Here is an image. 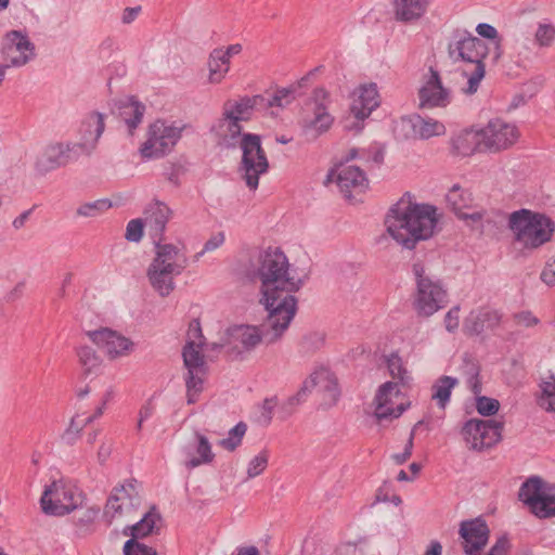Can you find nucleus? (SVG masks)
I'll use <instances>...</instances> for the list:
<instances>
[{"label":"nucleus","instance_id":"338daca9","mask_svg":"<svg viewBox=\"0 0 555 555\" xmlns=\"http://www.w3.org/2000/svg\"><path fill=\"white\" fill-rule=\"evenodd\" d=\"M541 280L548 286H555V256L543 268Z\"/></svg>","mask_w":555,"mask_h":555},{"label":"nucleus","instance_id":"8fccbe9b","mask_svg":"<svg viewBox=\"0 0 555 555\" xmlns=\"http://www.w3.org/2000/svg\"><path fill=\"white\" fill-rule=\"evenodd\" d=\"M476 31L480 37L491 40L489 44L494 49L493 60L496 61L501 55L498 30L490 24L481 23L477 25Z\"/></svg>","mask_w":555,"mask_h":555},{"label":"nucleus","instance_id":"774afa93","mask_svg":"<svg viewBox=\"0 0 555 555\" xmlns=\"http://www.w3.org/2000/svg\"><path fill=\"white\" fill-rule=\"evenodd\" d=\"M511 548L509 540L506 537H501L496 540L494 545L490 548L487 555H507Z\"/></svg>","mask_w":555,"mask_h":555},{"label":"nucleus","instance_id":"b1692460","mask_svg":"<svg viewBox=\"0 0 555 555\" xmlns=\"http://www.w3.org/2000/svg\"><path fill=\"white\" fill-rule=\"evenodd\" d=\"M459 535L465 555H480L490 538V529L485 519L477 517L460 524Z\"/></svg>","mask_w":555,"mask_h":555},{"label":"nucleus","instance_id":"6e6552de","mask_svg":"<svg viewBox=\"0 0 555 555\" xmlns=\"http://www.w3.org/2000/svg\"><path fill=\"white\" fill-rule=\"evenodd\" d=\"M189 125L182 120L156 119L152 122L140 147L144 159H156L168 155L182 138Z\"/></svg>","mask_w":555,"mask_h":555},{"label":"nucleus","instance_id":"603ef678","mask_svg":"<svg viewBox=\"0 0 555 555\" xmlns=\"http://www.w3.org/2000/svg\"><path fill=\"white\" fill-rule=\"evenodd\" d=\"M387 366L393 378L399 379L401 383H405L409 379L408 371L398 353H391L387 358Z\"/></svg>","mask_w":555,"mask_h":555},{"label":"nucleus","instance_id":"0e129e2a","mask_svg":"<svg viewBox=\"0 0 555 555\" xmlns=\"http://www.w3.org/2000/svg\"><path fill=\"white\" fill-rule=\"evenodd\" d=\"M460 325V307L455 306L451 308L444 315V326L450 333L457 330Z\"/></svg>","mask_w":555,"mask_h":555},{"label":"nucleus","instance_id":"393cba45","mask_svg":"<svg viewBox=\"0 0 555 555\" xmlns=\"http://www.w3.org/2000/svg\"><path fill=\"white\" fill-rule=\"evenodd\" d=\"M317 388L323 398V404L332 406L335 404L340 396L337 377L328 369L320 367L315 370L305 382L297 393L298 397L306 395Z\"/></svg>","mask_w":555,"mask_h":555},{"label":"nucleus","instance_id":"c756f323","mask_svg":"<svg viewBox=\"0 0 555 555\" xmlns=\"http://www.w3.org/2000/svg\"><path fill=\"white\" fill-rule=\"evenodd\" d=\"M183 453L185 456L184 465L189 469L209 464L215 459L208 438L199 433L195 434L194 441L184 448Z\"/></svg>","mask_w":555,"mask_h":555},{"label":"nucleus","instance_id":"58836bf2","mask_svg":"<svg viewBox=\"0 0 555 555\" xmlns=\"http://www.w3.org/2000/svg\"><path fill=\"white\" fill-rule=\"evenodd\" d=\"M159 522L160 515L155 507H152L140 521L130 527V534L133 540L144 538L157 531Z\"/></svg>","mask_w":555,"mask_h":555},{"label":"nucleus","instance_id":"a211bd4d","mask_svg":"<svg viewBox=\"0 0 555 555\" xmlns=\"http://www.w3.org/2000/svg\"><path fill=\"white\" fill-rule=\"evenodd\" d=\"M503 423L496 420H470L463 427V436L470 449L490 448L501 440Z\"/></svg>","mask_w":555,"mask_h":555},{"label":"nucleus","instance_id":"4c0bfd02","mask_svg":"<svg viewBox=\"0 0 555 555\" xmlns=\"http://www.w3.org/2000/svg\"><path fill=\"white\" fill-rule=\"evenodd\" d=\"M208 76L210 85H220L230 72V63L214 49L207 60Z\"/></svg>","mask_w":555,"mask_h":555},{"label":"nucleus","instance_id":"7ed1b4c3","mask_svg":"<svg viewBox=\"0 0 555 555\" xmlns=\"http://www.w3.org/2000/svg\"><path fill=\"white\" fill-rule=\"evenodd\" d=\"M245 276L250 281L260 282V292L272 289L299 291L302 281L291 270L284 253L278 248H268L249 262Z\"/></svg>","mask_w":555,"mask_h":555},{"label":"nucleus","instance_id":"e2e57ef3","mask_svg":"<svg viewBox=\"0 0 555 555\" xmlns=\"http://www.w3.org/2000/svg\"><path fill=\"white\" fill-rule=\"evenodd\" d=\"M422 422H417L413 429L411 430V434H410V437H409V440L406 442V446L404 448V451L402 453H399V454H395L392 456L393 461L397 463V464H403L404 462H406L410 456L412 455V449H413V440H414V436H415V430H416V427L418 425H421Z\"/></svg>","mask_w":555,"mask_h":555},{"label":"nucleus","instance_id":"49530a36","mask_svg":"<svg viewBox=\"0 0 555 555\" xmlns=\"http://www.w3.org/2000/svg\"><path fill=\"white\" fill-rule=\"evenodd\" d=\"M340 555H378L375 546L367 540L347 543L340 550Z\"/></svg>","mask_w":555,"mask_h":555},{"label":"nucleus","instance_id":"c85d7f7f","mask_svg":"<svg viewBox=\"0 0 555 555\" xmlns=\"http://www.w3.org/2000/svg\"><path fill=\"white\" fill-rule=\"evenodd\" d=\"M502 320V313L493 308L481 307L472 310L463 323V328L472 335H479L487 330L498 327Z\"/></svg>","mask_w":555,"mask_h":555},{"label":"nucleus","instance_id":"5fc2aeb1","mask_svg":"<svg viewBox=\"0 0 555 555\" xmlns=\"http://www.w3.org/2000/svg\"><path fill=\"white\" fill-rule=\"evenodd\" d=\"M466 383L470 390L478 395L481 392V385L478 380L479 367L475 362H467L465 364Z\"/></svg>","mask_w":555,"mask_h":555},{"label":"nucleus","instance_id":"69168bd1","mask_svg":"<svg viewBox=\"0 0 555 555\" xmlns=\"http://www.w3.org/2000/svg\"><path fill=\"white\" fill-rule=\"evenodd\" d=\"M192 341L195 343L194 347H201V348L203 347L204 337L202 334L199 323L197 321H193L189 326L186 343H192Z\"/></svg>","mask_w":555,"mask_h":555},{"label":"nucleus","instance_id":"3c124183","mask_svg":"<svg viewBox=\"0 0 555 555\" xmlns=\"http://www.w3.org/2000/svg\"><path fill=\"white\" fill-rule=\"evenodd\" d=\"M59 146L62 150L63 160L65 166L70 163L77 160L81 155H90V153H85V150L81 146L79 141L77 142H59Z\"/></svg>","mask_w":555,"mask_h":555},{"label":"nucleus","instance_id":"cd10ccee","mask_svg":"<svg viewBox=\"0 0 555 555\" xmlns=\"http://www.w3.org/2000/svg\"><path fill=\"white\" fill-rule=\"evenodd\" d=\"M400 125L403 129L410 130L414 138L422 140L444 135L447 131L444 124L440 120L420 114L402 117Z\"/></svg>","mask_w":555,"mask_h":555},{"label":"nucleus","instance_id":"dca6fc26","mask_svg":"<svg viewBox=\"0 0 555 555\" xmlns=\"http://www.w3.org/2000/svg\"><path fill=\"white\" fill-rule=\"evenodd\" d=\"M1 55L5 66L22 67L35 59L36 48L25 33L11 30L3 38Z\"/></svg>","mask_w":555,"mask_h":555},{"label":"nucleus","instance_id":"473e14b6","mask_svg":"<svg viewBox=\"0 0 555 555\" xmlns=\"http://www.w3.org/2000/svg\"><path fill=\"white\" fill-rule=\"evenodd\" d=\"M480 129H465L451 140V145L457 155L469 156L474 153L486 152Z\"/></svg>","mask_w":555,"mask_h":555},{"label":"nucleus","instance_id":"9b49d317","mask_svg":"<svg viewBox=\"0 0 555 555\" xmlns=\"http://www.w3.org/2000/svg\"><path fill=\"white\" fill-rule=\"evenodd\" d=\"M240 147L242 150L240 166L242 178L247 188L255 191L259 185L260 176L264 175L269 169V160L261 146L260 135L246 133Z\"/></svg>","mask_w":555,"mask_h":555},{"label":"nucleus","instance_id":"09e8293b","mask_svg":"<svg viewBox=\"0 0 555 555\" xmlns=\"http://www.w3.org/2000/svg\"><path fill=\"white\" fill-rule=\"evenodd\" d=\"M93 422V417H81L76 415L72 418L67 429L63 434V439L67 443H73L79 436L86 425Z\"/></svg>","mask_w":555,"mask_h":555},{"label":"nucleus","instance_id":"6e6d98bb","mask_svg":"<svg viewBox=\"0 0 555 555\" xmlns=\"http://www.w3.org/2000/svg\"><path fill=\"white\" fill-rule=\"evenodd\" d=\"M476 409L479 414L483 416H491L499 411L500 403L496 399L481 396L476 399Z\"/></svg>","mask_w":555,"mask_h":555},{"label":"nucleus","instance_id":"2eb2a0df","mask_svg":"<svg viewBox=\"0 0 555 555\" xmlns=\"http://www.w3.org/2000/svg\"><path fill=\"white\" fill-rule=\"evenodd\" d=\"M194 341L186 343L183 348V362L186 367L185 386L189 404L197 401L198 395L203 391L206 376L205 360L201 347H194Z\"/></svg>","mask_w":555,"mask_h":555},{"label":"nucleus","instance_id":"f3484780","mask_svg":"<svg viewBox=\"0 0 555 555\" xmlns=\"http://www.w3.org/2000/svg\"><path fill=\"white\" fill-rule=\"evenodd\" d=\"M141 504V498L133 480H128L115 487L107 499L104 516L112 522L114 519L127 516Z\"/></svg>","mask_w":555,"mask_h":555},{"label":"nucleus","instance_id":"1a4fd4ad","mask_svg":"<svg viewBox=\"0 0 555 555\" xmlns=\"http://www.w3.org/2000/svg\"><path fill=\"white\" fill-rule=\"evenodd\" d=\"M509 228L516 241L529 248H537L548 242L554 232V223L548 217L528 209L511 214Z\"/></svg>","mask_w":555,"mask_h":555},{"label":"nucleus","instance_id":"20e7f679","mask_svg":"<svg viewBox=\"0 0 555 555\" xmlns=\"http://www.w3.org/2000/svg\"><path fill=\"white\" fill-rule=\"evenodd\" d=\"M186 267L188 258L182 248L171 243H157L146 278L153 291L165 298L175 291V280Z\"/></svg>","mask_w":555,"mask_h":555},{"label":"nucleus","instance_id":"ea45409f","mask_svg":"<svg viewBox=\"0 0 555 555\" xmlns=\"http://www.w3.org/2000/svg\"><path fill=\"white\" fill-rule=\"evenodd\" d=\"M457 385V379L451 376H441L431 387V399L438 406L444 409L450 401L452 389Z\"/></svg>","mask_w":555,"mask_h":555},{"label":"nucleus","instance_id":"f03ea898","mask_svg":"<svg viewBox=\"0 0 555 555\" xmlns=\"http://www.w3.org/2000/svg\"><path fill=\"white\" fill-rule=\"evenodd\" d=\"M263 103L262 95H243L228 99L221 106V114L210 126V134L222 149H235L242 144V122L249 121L255 109Z\"/></svg>","mask_w":555,"mask_h":555},{"label":"nucleus","instance_id":"72a5a7b5","mask_svg":"<svg viewBox=\"0 0 555 555\" xmlns=\"http://www.w3.org/2000/svg\"><path fill=\"white\" fill-rule=\"evenodd\" d=\"M145 106L133 98L120 100L117 104V115L129 129V133L141 124Z\"/></svg>","mask_w":555,"mask_h":555},{"label":"nucleus","instance_id":"2f4dec72","mask_svg":"<svg viewBox=\"0 0 555 555\" xmlns=\"http://www.w3.org/2000/svg\"><path fill=\"white\" fill-rule=\"evenodd\" d=\"M431 0H392L395 20L402 23H416L428 12Z\"/></svg>","mask_w":555,"mask_h":555},{"label":"nucleus","instance_id":"052dcab7","mask_svg":"<svg viewBox=\"0 0 555 555\" xmlns=\"http://www.w3.org/2000/svg\"><path fill=\"white\" fill-rule=\"evenodd\" d=\"M514 322L517 326L530 328L540 324V319L529 310H522L514 314Z\"/></svg>","mask_w":555,"mask_h":555},{"label":"nucleus","instance_id":"79ce46f5","mask_svg":"<svg viewBox=\"0 0 555 555\" xmlns=\"http://www.w3.org/2000/svg\"><path fill=\"white\" fill-rule=\"evenodd\" d=\"M112 207V203L108 199H96L81 204L76 209V215L83 218H96L107 211Z\"/></svg>","mask_w":555,"mask_h":555},{"label":"nucleus","instance_id":"423d86ee","mask_svg":"<svg viewBox=\"0 0 555 555\" xmlns=\"http://www.w3.org/2000/svg\"><path fill=\"white\" fill-rule=\"evenodd\" d=\"M489 50L490 47L482 39L464 30L454 31L448 43V55L453 62L474 65V69L468 75L467 88L464 90L468 94L477 91L480 81L485 77L483 60Z\"/></svg>","mask_w":555,"mask_h":555},{"label":"nucleus","instance_id":"6ab92c4d","mask_svg":"<svg viewBox=\"0 0 555 555\" xmlns=\"http://www.w3.org/2000/svg\"><path fill=\"white\" fill-rule=\"evenodd\" d=\"M486 152L498 153L513 146L519 139V131L514 124L501 118L491 119L480 128Z\"/></svg>","mask_w":555,"mask_h":555},{"label":"nucleus","instance_id":"c9c22d12","mask_svg":"<svg viewBox=\"0 0 555 555\" xmlns=\"http://www.w3.org/2000/svg\"><path fill=\"white\" fill-rule=\"evenodd\" d=\"M62 153L63 152L57 143L48 145L36 160V170L39 173L44 175L65 166Z\"/></svg>","mask_w":555,"mask_h":555},{"label":"nucleus","instance_id":"680f3d73","mask_svg":"<svg viewBox=\"0 0 555 555\" xmlns=\"http://www.w3.org/2000/svg\"><path fill=\"white\" fill-rule=\"evenodd\" d=\"M224 243V234L222 232L216 233L204 244L203 249L195 254L194 260L197 261L205 253H210L219 248Z\"/></svg>","mask_w":555,"mask_h":555},{"label":"nucleus","instance_id":"13d9d810","mask_svg":"<svg viewBox=\"0 0 555 555\" xmlns=\"http://www.w3.org/2000/svg\"><path fill=\"white\" fill-rule=\"evenodd\" d=\"M294 100L293 92L288 89H281L278 90L274 95L266 100L263 98V103L261 106L268 105V106H278V107H284L288 105ZM260 107V105L258 106Z\"/></svg>","mask_w":555,"mask_h":555},{"label":"nucleus","instance_id":"7c9ffc66","mask_svg":"<svg viewBox=\"0 0 555 555\" xmlns=\"http://www.w3.org/2000/svg\"><path fill=\"white\" fill-rule=\"evenodd\" d=\"M105 128L104 116L100 113H91L81 122L79 128V142L85 153H92Z\"/></svg>","mask_w":555,"mask_h":555},{"label":"nucleus","instance_id":"0eeeda50","mask_svg":"<svg viewBox=\"0 0 555 555\" xmlns=\"http://www.w3.org/2000/svg\"><path fill=\"white\" fill-rule=\"evenodd\" d=\"M412 271L415 279L413 309L417 317L429 318L446 307L448 291L442 281L431 273L425 262H414Z\"/></svg>","mask_w":555,"mask_h":555},{"label":"nucleus","instance_id":"de8ad7c7","mask_svg":"<svg viewBox=\"0 0 555 555\" xmlns=\"http://www.w3.org/2000/svg\"><path fill=\"white\" fill-rule=\"evenodd\" d=\"M541 509L533 513L540 518H546L555 515V487H547L540 502Z\"/></svg>","mask_w":555,"mask_h":555},{"label":"nucleus","instance_id":"a19ab883","mask_svg":"<svg viewBox=\"0 0 555 555\" xmlns=\"http://www.w3.org/2000/svg\"><path fill=\"white\" fill-rule=\"evenodd\" d=\"M359 159L364 164L374 163L379 165L384 159V150L378 146H373L370 150L351 149L346 155V160Z\"/></svg>","mask_w":555,"mask_h":555},{"label":"nucleus","instance_id":"a18cd8bd","mask_svg":"<svg viewBox=\"0 0 555 555\" xmlns=\"http://www.w3.org/2000/svg\"><path fill=\"white\" fill-rule=\"evenodd\" d=\"M269 463V451L262 450L253 459L249 460L246 467V474L248 479H253L261 475Z\"/></svg>","mask_w":555,"mask_h":555},{"label":"nucleus","instance_id":"aec40b11","mask_svg":"<svg viewBox=\"0 0 555 555\" xmlns=\"http://www.w3.org/2000/svg\"><path fill=\"white\" fill-rule=\"evenodd\" d=\"M417 96L421 108H444L452 101V91L444 86L439 73L430 67Z\"/></svg>","mask_w":555,"mask_h":555},{"label":"nucleus","instance_id":"5701e85b","mask_svg":"<svg viewBox=\"0 0 555 555\" xmlns=\"http://www.w3.org/2000/svg\"><path fill=\"white\" fill-rule=\"evenodd\" d=\"M449 207L456 214L460 219L466 221L467 225L473 229H481L483 211L474 208V197L469 190L454 184L446 195Z\"/></svg>","mask_w":555,"mask_h":555},{"label":"nucleus","instance_id":"bf43d9fd","mask_svg":"<svg viewBox=\"0 0 555 555\" xmlns=\"http://www.w3.org/2000/svg\"><path fill=\"white\" fill-rule=\"evenodd\" d=\"M125 555H158L156 550L133 539L128 540L124 545Z\"/></svg>","mask_w":555,"mask_h":555},{"label":"nucleus","instance_id":"f8f14e48","mask_svg":"<svg viewBox=\"0 0 555 555\" xmlns=\"http://www.w3.org/2000/svg\"><path fill=\"white\" fill-rule=\"evenodd\" d=\"M82 502L81 493L64 480L53 481L42 493L40 503L46 514L63 516L76 509Z\"/></svg>","mask_w":555,"mask_h":555},{"label":"nucleus","instance_id":"f704fd0d","mask_svg":"<svg viewBox=\"0 0 555 555\" xmlns=\"http://www.w3.org/2000/svg\"><path fill=\"white\" fill-rule=\"evenodd\" d=\"M547 487L539 477L529 478L519 490L520 500L527 504L532 512L541 509L540 502Z\"/></svg>","mask_w":555,"mask_h":555},{"label":"nucleus","instance_id":"4be33fe9","mask_svg":"<svg viewBox=\"0 0 555 555\" xmlns=\"http://www.w3.org/2000/svg\"><path fill=\"white\" fill-rule=\"evenodd\" d=\"M374 414L377 420L398 418L408 408L397 383L386 382L375 396Z\"/></svg>","mask_w":555,"mask_h":555},{"label":"nucleus","instance_id":"4d7b16f0","mask_svg":"<svg viewBox=\"0 0 555 555\" xmlns=\"http://www.w3.org/2000/svg\"><path fill=\"white\" fill-rule=\"evenodd\" d=\"M144 219H132L128 222L125 237L129 242L138 243L143 237Z\"/></svg>","mask_w":555,"mask_h":555},{"label":"nucleus","instance_id":"ddd939ff","mask_svg":"<svg viewBox=\"0 0 555 555\" xmlns=\"http://www.w3.org/2000/svg\"><path fill=\"white\" fill-rule=\"evenodd\" d=\"M86 334L109 361L127 358L137 348V344L132 339L109 327H100L88 331Z\"/></svg>","mask_w":555,"mask_h":555},{"label":"nucleus","instance_id":"9d476101","mask_svg":"<svg viewBox=\"0 0 555 555\" xmlns=\"http://www.w3.org/2000/svg\"><path fill=\"white\" fill-rule=\"evenodd\" d=\"M333 121L334 118L328 113V93L322 88L315 89L306 103L299 121L304 135L315 140L332 127Z\"/></svg>","mask_w":555,"mask_h":555},{"label":"nucleus","instance_id":"bb28decb","mask_svg":"<svg viewBox=\"0 0 555 555\" xmlns=\"http://www.w3.org/2000/svg\"><path fill=\"white\" fill-rule=\"evenodd\" d=\"M172 214L168 205L160 201H154L145 207L144 223L155 245L163 243L166 225L171 219Z\"/></svg>","mask_w":555,"mask_h":555},{"label":"nucleus","instance_id":"37998d69","mask_svg":"<svg viewBox=\"0 0 555 555\" xmlns=\"http://www.w3.org/2000/svg\"><path fill=\"white\" fill-rule=\"evenodd\" d=\"M539 405L545 411L555 412V377L550 376L541 384Z\"/></svg>","mask_w":555,"mask_h":555},{"label":"nucleus","instance_id":"39448f33","mask_svg":"<svg viewBox=\"0 0 555 555\" xmlns=\"http://www.w3.org/2000/svg\"><path fill=\"white\" fill-rule=\"evenodd\" d=\"M296 292L272 289L259 293V302L267 312L262 324L266 344L271 345L279 341L289 327L297 312Z\"/></svg>","mask_w":555,"mask_h":555},{"label":"nucleus","instance_id":"4468645a","mask_svg":"<svg viewBox=\"0 0 555 555\" xmlns=\"http://www.w3.org/2000/svg\"><path fill=\"white\" fill-rule=\"evenodd\" d=\"M379 105V94L376 83H365L358 87L352 93L350 116L345 120V129L360 131L363 121Z\"/></svg>","mask_w":555,"mask_h":555},{"label":"nucleus","instance_id":"412c9836","mask_svg":"<svg viewBox=\"0 0 555 555\" xmlns=\"http://www.w3.org/2000/svg\"><path fill=\"white\" fill-rule=\"evenodd\" d=\"M336 182L340 192L346 198L364 192L369 185V180L364 171L354 165H339L331 170L324 181L325 184Z\"/></svg>","mask_w":555,"mask_h":555},{"label":"nucleus","instance_id":"f257e3e1","mask_svg":"<svg viewBox=\"0 0 555 555\" xmlns=\"http://www.w3.org/2000/svg\"><path fill=\"white\" fill-rule=\"evenodd\" d=\"M437 208L429 204H416L401 198L387 214L385 224L388 234L408 249L420 241L431 237L438 228Z\"/></svg>","mask_w":555,"mask_h":555},{"label":"nucleus","instance_id":"a878e982","mask_svg":"<svg viewBox=\"0 0 555 555\" xmlns=\"http://www.w3.org/2000/svg\"><path fill=\"white\" fill-rule=\"evenodd\" d=\"M263 340V331L251 325H237L228 331L227 341L222 347L229 354L238 357L254 350Z\"/></svg>","mask_w":555,"mask_h":555},{"label":"nucleus","instance_id":"c03bdc74","mask_svg":"<svg viewBox=\"0 0 555 555\" xmlns=\"http://www.w3.org/2000/svg\"><path fill=\"white\" fill-rule=\"evenodd\" d=\"M247 430V425L243 422L237 423L228 434L227 438L219 440V446L227 451H234L241 446L243 437Z\"/></svg>","mask_w":555,"mask_h":555},{"label":"nucleus","instance_id":"e433bc0d","mask_svg":"<svg viewBox=\"0 0 555 555\" xmlns=\"http://www.w3.org/2000/svg\"><path fill=\"white\" fill-rule=\"evenodd\" d=\"M76 356L85 377L91 375H98L103 363V359L98 352L90 346H79L76 349Z\"/></svg>","mask_w":555,"mask_h":555},{"label":"nucleus","instance_id":"864d4df0","mask_svg":"<svg viewBox=\"0 0 555 555\" xmlns=\"http://www.w3.org/2000/svg\"><path fill=\"white\" fill-rule=\"evenodd\" d=\"M534 37L535 42L540 47H550L555 39V26L551 24H540Z\"/></svg>","mask_w":555,"mask_h":555}]
</instances>
